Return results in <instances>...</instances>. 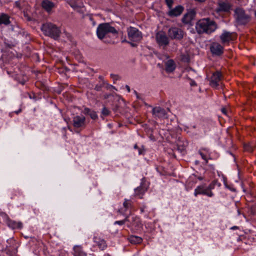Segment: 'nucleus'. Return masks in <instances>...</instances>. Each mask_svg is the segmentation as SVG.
Here are the masks:
<instances>
[{
    "label": "nucleus",
    "mask_w": 256,
    "mask_h": 256,
    "mask_svg": "<svg viewBox=\"0 0 256 256\" xmlns=\"http://www.w3.org/2000/svg\"><path fill=\"white\" fill-rule=\"evenodd\" d=\"M216 22L210 18L200 20L196 24V30L198 34H210L217 28Z\"/></svg>",
    "instance_id": "nucleus-1"
},
{
    "label": "nucleus",
    "mask_w": 256,
    "mask_h": 256,
    "mask_svg": "<svg viewBox=\"0 0 256 256\" xmlns=\"http://www.w3.org/2000/svg\"><path fill=\"white\" fill-rule=\"evenodd\" d=\"M42 30L44 34L54 40L58 39L60 34V30L56 24L50 22H46L42 25Z\"/></svg>",
    "instance_id": "nucleus-2"
},
{
    "label": "nucleus",
    "mask_w": 256,
    "mask_h": 256,
    "mask_svg": "<svg viewBox=\"0 0 256 256\" xmlns=\"http://www.w3.org/2000/svg\"><path fill=\"white\" fill-rule=\"evenodd\" d=\"M108 33L116 34L118 31L114 27L110 26L108 23H102L98 26L96 34L99 39L102 40Z\"/></svg>",
    "instance_id": "nucleus-3"
},
{
    "label": "nucleus",
    "mask_w": 256,
    "mask_h": 256,
    "mask_svg": "<svg viewBox=\"0 0 256 256\" xmlns=\"http://www.w3.org/2000/svg\"><path fill=\"white\" fill-rule=\"evenodd\" d=\"M234 13L236 21L239 24H246L250 20V16L246 14L245 11L242 8H236Z\"/></svg>",
    "instance_id": "nucleus-4"
},
{
    "label": "nucleus",
    "mask_w": 256,
    "mask_h": 256,
    "mask_svg": "<svg viewBox=\"0 0 256 256\" xmlns=\"http://www.w3.org/2000/svg\"><path fill=\"white\" fill-rule=\"evenodd\" d=\"M168 36L172 40H180L184 37V31L177 27L170 28L168 32Z\"/></svg>",
    "instance_id": "nucleus-5"
},
{
    "label": "nucleus",
    "mask_w": 256,
    "mask_h": 256,
    "mask_svg": "<svg viewBox=\"0 0 256 256\" xmlns=\"http://www.w3.org/2000/svg\"><path fill=\"white\" fill-rule=\"evenodd\" d=\"M128 37L133 42H140L142 38V34L137 28L130 27L128 30Z\"/></svg>",
    "instance_id": "nucleus-6"
},
{
    "label": "nucleus",
    "mask_w": 256,
    "mask_h": 256,
    "mask_svg": "<svg viewBox=\"0 0 256 256\" xmlns=\"http://www.w3.org/2000/svg\"><path fill=\"white\" fill-rule=\"evenodd\" d=\"M156 39L160 46L164 49L169 44L168 38L162 32H160L156 34Z\"/></svg>",
    "instance_id": "nucleus-7"
},
{
    "label": "nucleus",
    "mask_w": 256,
    "mask_h": 256,
    "mask_svg": "<svg viewBox=\"0 0 256 256\" xmlns=\"http://www.w3.org/2000/svg\"><path fill=\"white\" fill-rule=\"evenodd\" d=\"M130 224H128V226L132 231L140 230L142 228V224L139 218L134 216L130 221H128Z\"/></svg>",
    "instance_id": "nucleus-8"
},
{
    "label": "nucleus",
    "mask_w": 256,
    "mask_h": 256,
    "mask_svg": "<svg viewBox=\"0 0 256 256\" xmlns=\"http://www.w3.org/2000/svg\"><path fill=\"white\" fill-rule=\"evenodd\" d=\"M72 125L76 128H84L86 127V118L83 116H74L72 119Z\"/></svg>",
    "instance_id": "nucleus-9"
},
{
    "label": "nucleus",
    "mask_w": 256,
    "mask_h": 256,
    "mask_svg": "<svg viewBox=\"0 0 256 256\" xmlns=\"http://www.w3.org/2000/svg\"><path fill=\"white\" fill-rule=\"evenodd\" d=\"M222 75L221 73L218 71L214 72L210 78V86L214 88H217L222 84L220 81Z\"/></svg>",
    "instance_id": "nucleus-10"
},
{
    "label": "nucleus",
    "mask_w": 256,
    "mask_h": 256,
    "mask_svg": "<svg viewBox=\"0 0 256 256\" xmlns=\"http://www.w3.org/2000/svg\"><path fill=\"white\" fill-rule=\"evenodd\" d=\"M152 114L154 118H168L167 112L165 109L160 106L153 108Z\"/></svg>",
    "instance_id": "nucleus-11"
},
{
    "label": "nucleus",
    "mask_w": 256,
    "mask_h": 256,
    "mask_svg": "<svg viewBox=\"0 0 256 256\" xmlns=\"http://www.w3.org/2000/svg\"><path fill=\"white\" fill-rule=\"evenodd\" d=\"M224 47L218 42H212L210 46V50L213 55L220 56L224 53Z\"/></svg>",
    "instance_id": "nucleus-12"
},
{
    "label": "nucleus",
    "mask_w": 256,
    "mask_h": 256,
    "mask_svg": "<svg viewBox=\"0 0 256 256\" xmlns=\"http://www.w3.org/2000/svg\"><path fill=\"white\" fill-rule=\"evenodd\" d=\"M195 16V12L194 10H190L184 15L182 19V22L184 24H189L192 26V22L194 20Z\"/></svg>",
    "instance_id": "nucleus-13"
},
{
    "label": "nucleus",
    "mask_w": 256,
    "mask_h": 256,
    "mask_svg": "<svg viewBox=\"0 0 256 256\" xmlns=\"http://www.w3.org/2000/svg\"><path fill=\"white\" fill-rule=\"evenodd\" d=\"M194 194L196 196L198 194L206 195L209 197H212L214 196L212 192H208L206 186L203 185L198 186L194 190Z\"/></svg>",
    "instance_id": "nucleus-14"
},
{
    "label": "nucleus",
    "mask_w": 256,
    "mask_h": 256,
    "mask_svg": "<svg viewBox=\"0 0 256 256\" xmlns=\"http://www.w3.org/2000/svg\"><path fill=\"white\" fill-rule=\"evenodd\" d=\"M169 11L167 12L168 16L170 17H176L180 16L184 10V8L178 5L172 8H169Z\"/></svg>",
    "instance_id": "nucleus-15"
},
{
    "label": "nucleus",
    "mask_w": 256,
    "mask_h": 256,
    "mask_svg": "<svg viewBox=\"0 0 256 256\" xmlns=\"http://www.w3.org/2000/svg\"><path fill=\"white\" fill-rule=\"evenodd\" d=\"M235 35L232 32L227 31H224L220 36V39L222 43H228L235 38Z\"/></svg>",
    "instance_id": "nucleus-16"
},
{
    "label": "nucleus",
    "mask_w": 256,
    "mask_h": 256,
    "mask_svg": "<svg viewBox=\"0 0 256 256\" xmlns=\"http://www.w3.org/2000/svg\"><path fill=\"white\" fill-rule=\"evenodd\" d=\"M42 6L47 12H50L53 8H55L56 4L49 0H43L42 2Z\"/></svg>",
    "instance_id": "nucleus-17"
},
{
    "label": "nucleus",
    "mask_w": 256,
    "mask_h": 256,
    "mask_svg": "<svg viewBox=\"0 0 256 256\" xmlns=\"http://www.w3.org/2000/svg\"><path fill=\"white\" fill-rule=\"evenodd\" d=\"M165 70L166 72L170 73L173 72L176 69V66L174 61L172 60H169L165 63Z\"/></svg>",
    "instance_id": "nucleus-18"
},
{
    "label": "nucleus",
    "mask_w": 256,
    "mask_h": 256,
    "mask_svg": "<svg viewBox=\"0 0 256 256\" xmlns=\"http://www.w3.org/2000/svg\"><path fill=\"white\" fill-rule=\"evenodd\" d=\"M72 254L74 256H86V253L84 251L80 246H74Z\"/></svg>",
    "instance_id": "nucleus-19"
},
{
    "label": "nucleus",
    "mask_w": 256,
    "mask_h": 256,
    "mask_svg": "<svg viewBox=\"0 0 256 256\" xmlns=\"http://www.w3.org/2000/svg\"><path fill=\"white\" fill-rule=\"evenodd\" d=\"M94 242L102 250L104 249L106 246V241L98 237L94 238Z\"/></svg>",
    "instance_id": "nucleus-20"
},
{
    "label": "nucleus",
    "mask_w": 256,
    "mask_h": 256,
    "mask_svg": "<svg viewBox=\"0 0 256 256\" xmlns=\"http://www.w3.org/2000/svg\"><path fill=\"white\" fill-rule=\"evenodd\" d=\"M82 112L84 114H87L90 116L92 119V120H96L98 118V115L96 112L92 110L91 109L85 108L82 111Z\"/></svg>",
    "instance_id": "nucleus-21"
},
{
    "label": "nucleus",
    "mask_w": 256,
    "mask_h": 256,
    "mask_svg": "<svg viewBox=\"0 0 256 256\" xmlns=\"http://www.w3.org/2000/svg\"><path fill=\"white\" fill-rule=\"evenodd\" d=\"M132 202L128 200H125L123 204V206L124 208V210H122V209H119L118 210V212L122 214H124L126 211L132 206Z\"/></svg>",
    "instance_id": "nucleus-22"
},
{
    "label": "nucleus",
    "mask_w": 256,
    "mask_h": 256,
    "mask_svg": "<svg viewBox=\"0 0 256 256\" xmlns=\"http://www.w3.org/2000/svg\"><path fill=\"white\" fill-rule=\"evenodd\" d=\"M128 240L131 244H140L142 240L140 237L136 236H130L128 238Z\"/></svg>",
    "instance_id": "nucleus-23"
},
{
    "label": "nucleus",
    "mask_w": 256,
    "mask_h": 256,
    "mask_svg": "<svg viewBox=\"0 0 256 256\" xmlns=\"http://www.w3.org/2000/svg\"><path fill=\"white\" fill-rule=\"evenodd\" d=\"M147 190V187L142 184L140 186L138 187L134 190L135 194L136 196H140L143 194Z\"/></svg>",
    "instance_id": "nucleus-24"
},
{
    "label": "nucleus",
    "mask_w": 256,
    "mask_h": 256,
    "mask_svg": "<svg viewBox=\"0 0 256 256\" xmlns=\"http://www.w3.org/2000/svg\"><path fill=\"white\" fill-rule=\"evenodd\" d=\"M230 6L226 2H221L218 4V12H228L230 10Z\"/></svg>",
    "instance_id": "nucleus-25"
},
{
    "label": "nucleus",
    "mask_w": 256,
    "mask_h": 256,
    "mask_svg": "<svg viewBox=\"0 0 256 256\" xmlns=\"http://www.w3.org/2000/svg\"><path fill=\"white\" fill-rule=\"evenodd\" d=\"M10 23L9 17L8 15L2 14H0V24L8 25Z\"/></svg>",
    "instance_id": "nucleus-26"
},
{
    "label": "nucleus",
    "mask_w": 256,
    "mask_h": 256,
    "mask_svg": "<svg viewBox=\"0 0 256 256\" xmlns=\"http://www.w3.org/2000/svg\"><path fill=\"white\" fill-rule=\"evenodd\" d=\"M186 146V142H183L181 141H178L177 144V149L179 152H180L184 154Z\"/></svg>",
    "instance_id": "nucleus-27"
},
{
    "label": "nucleus",
    "mask_w": 256,
    "mask_h": 256,
    "mask_svg": "<svg viewBox=\"0 0 256 256\" xmlns=\"http://www.w3.org/2000/svg\"><path fill=\"white\" fill-rule=\"evenodd\" d=\"M99 78L102 80V82H100V84H98L94 88V90L96 91H100L102 89V88L104 86V85L106 84V82L103 80V78L102 76H100Z\"/></svg>",
    "instance_id": "nucleus-28"
},
{
    "label": "nucleus",
    "mask_w": 256,
    "mask_h": 256,
    "mask_svg": "<svg viewBox=\"0 0 256 256\" xmlns=\"http://www.w3.org/2000/svg\"><path fill=\"white\" fill-rule=\"evenodd\" d=\"M254 144H248L244 145V150L249 152H252L254 149Z\"/></svg>",
    "instance_id": "nucleus-29"
},
{
    "label": "nucleus",
    "mask_w": 256,
    "mask_h": 256,
    "mask_svg": "<svg viewBox=\"0 0 256 256\" xmlns=\"http://www.w3.org/2000/svg\"><path fill=\"white\" fill-rule=\"evenodd\" d=\"M130 221V218L128 216H126V218L122 220L116 221L114 224H118L120 225H122L125 224L126 222Z\"/></svg>",
    "instance_id": "nucleus-30"
},
{
    "label": "nucleus",
    "mask_w": 256,
    "mask_h": 256,
    "mask_svg": "<svg viewBox=\"0 0 256 256\" xmlns=\"http://www.w3.org/2000/svg\"><path fill=\"white\" fill-rule=\"evenodd\" d=\"M110 110L104 107L102 108V114L104 116H107L110 114Z\"/></svg>",
    "instance_id": "nucleus-31"
},
{
    "label": "nucleus",
    "mask_w": 256,
    "mask_h": 256,
    "mask_svg": "<svg viewBox=\"0 0 256 256\" xmlns=\"http://www.w3.org/2000/svg\"><path fill=\"white\" fill-rule=\"evenodd\" d=\"M165 2L168 8H171L172 7L174 0H165Z\"/></svg>",
    "instance_id": "nucleus-32"
},
{
    "label": "nucleus",
    "mask_w": 256,
    "mask_h": 256,
    "mask_svg": "<svg viewBox=\"0 0 256 256\" xmlns=\"http://www.w3.org/2000/svg\"><path fill=\"white\" fill-rule=\"evenodd\" d=\"M214 182H212L208 186L206 187L208 192H212V190L214 188Z\"/></svg>",
    "instance_id": "nucleus-33"
},
{
    "label": "nucleus",
    "mask_w": 256,
    "mask_h": 256,
    "mask_svg": "<svg viewBox=\"0 0 256 256\" xmlns=\"http://www.w3.org/2000/svg\"><path fill=\"white\" fill-rule=\"evenodd\" d=\"M22 227V224L21 222L14 223L13 228H21Z\"/></svg>",
    "instance_id": "nucleus-34"
},
{
    "label": "nucleus",
    "mask_w": 256,
    "mask_h": 256,
    "mask_svg": "<svg viewBox=\"0 0 256 256\" xmlns=\"http://www.w3.org/2000/svg\"><path fill=\"white\" fill-rule=\"evenodd\" d=\"M198 152H199L200 154V155L202 158L203 160H206V162L207 163L208 162V160L206 159V156L202 152L200 151Z\"/></svg>",
    "instance_id": "nucleus-35"
},
{
    "label": "nucleus",
    "mask_w": 256,
    "mask_h": 256,
    "mask_svg": "<svg viewBox=\"0 0 256 256\" xmlns=\"http://www.w3.org/2000/svg\"><path fill=\"white\" fill-rule=\"evenodd\" d=\"M4 44L6 46L10 48H12L15 46V44H13V43L8 44L6 42H4Z\"/></svg>",
    "instance_id": "nucleus-36"
},
{
    "label": "nucleus",
    "mask_w": 256,
    "mask_h": 256,
    "mask_svg": "<svg viewBox=\"0 0 256 256\" xmlns=\"http://www.w3.org/2000/svg\"><path fill=\"white\" fill-rule=\"evenodd\" d=\"M146 208V206L143 205L140 208V210L142 212H144V209Z\"/></svg>",
    "instance_id": "nucleus-37"
},
{
    "label": "nucleus",
    "mask_w": 256,
    "mask_h": 256,
    "mask_svg": "<svg viewBox=\"0 0 256 256\" xmlns=\"http://www.w3.org/2000/svg\"><path fill=\"white\" fill-rule=\"evenodd\" d=\"M105 84H106V87L107 88H114V86H112V85H110V84H106V82Z\"/></svg>",
    "instance_id": "nucleus-38"
},
{
    "label": "nucleus",
    "mask_w": 256,
    "mask_h": 256,
    "mask_svg": "<svg viewBox=\"0 0 256 256\" xmlns=\"http://www.w3.org/2000/svg\"><path fill=\"white\" fill-rule=\"evenodd\" d=\"M222 112L224 114H226V108H222Z\"/></svg>",
    "instance_id": "nucleus-39"
},
{
    "label": "nucleus",
    "mask_w": 256,
    "mask_h": 256,
    "mask_svg": "<svg viewBox=\"0 0 256 256\" xmlns=\"http://www.w3.org/2000/svg\"><path fill=\"white\" fill-rule=\"evenodd\" d=\"M190 85L192 86H196V83L194 81V80H192L190 82Z\"/></svg>",
    "instance_id": "nucleus-40"
},
{
    "label": "nucleus",
    "mask_w": 256,
    "mask_h": 256,
    "mask_svg": "<svg viewBox=\"0 0 256 256\" xmlns=\"http://www.w3.org/2000/svg\"><path fill=\"white\" fill-rule=\"evenodd\" d=\"M114 76H117V77H118V75H116V74H110V77L112 78H114Z\"/></svg>",
    "instance_id": "nucleus-41"
},
{
    "label": "nucleus",
    "mask_w": 256,
    "mask_h": 256,
    "mask_svg": "<svg viewBox=\"0 0 256 256\" xmlns=\"http://www.w3.org/2000/svg\"><path fill=\"white\" fill-rule=\"evenodd\" d=\"M126 90H127L128 91V92H130V86H128V85H126Z\"/></svg>",
    "instance_id": "nucleus-42"
},
{
    "label": "nucleus",
    "mask_w": 256,
    "mask_h": 256,
    "mask_svg": "<svg viewBox=\"0 0 256 256\" xmlns=\"http://www.w3.org/2000/svg\"><path fill=\"white\" fill-rule=\"evenodd\" d=\"M194 0L196 1V2H204L206 0Z\"/></svg>",
    "instance_id": "nucleus-43"
},
{
    "label": "nucleus",
    "mask_w": 256,
    "mask_h": 256,
    "mask_svg": "<svg viewBox=\"0 0 256 256\" xmlns=\"http://www.w3.org/2000/svg\"><path fill=\"white\" fill-rule=\"evenodd\" d=\"M134 93L136 94V96L137 98H140V96H138V92H137L136 90H134Z\"/></svg>",
    "instance_id": "nucleus-44"
},
{
    "label": "nucleus",
    "mask_w": 256,
    "mask_h": 256,
    "mask_svg": "<svg viewBox=\"0 0 256 256\" xmlns=\"http://www.w3.org/2000/svg\"><path fill=\"white\" fill-rule=\"evenodd\" d=\"M22 110L21 109H19L18 111H16L15 112L16 114H18L19 112H21Z\"/></svg>",
    "instance_id": "nucleus-45"
},
{
    "label": "nucleus",
    "mask_w": 256,
    "mask_h": 256,
    "mask_svg": "<svg viewBox=\"0 0 256 256\" xmlns=\"http://www.w3.org/2000/svg\"><path fill=\"white\" fill-rule=\"evenodd\" d=\"M142 150L140 149V150H138V154H142Z\"/></svg>",
    "instance_id": "nucleus-46"
},
{
    "label": "nucleus",
    "mask_w": 256,
    "mask_h": 256,
    "mask_svg": "<svg viewBox=\"0 0 256 256\" xmlns=\"http://www.w3.org/2000/svg\"><path fill=\"white\" fill-rule=\"evenodd\" d=\"M16 6H19V4H20L19 2H16Z\"/></svg>",
    "instance_id": "nucleus-47"
},
{
    "label": "nucleus",
    "mask_w": 256,
    "mask_h": 256,
    "mask_svg": "<svg viewBox=\"0 0 256 256\" xmlns=\"http://www.w3.org/2000/svg\"><path fill=\"white\" fill-rule=\"evenodd\" d=\"M120 77H117V76H114V80H117L118 79H119Z\"/></svg>",
    "instance_id": "nucleus-48"
},
{
    "label": "nucleus",
    "mask_w": 256,
    "mask_h": 256,
    "mask_svg": "<svg viewBox=\"0 0 256 256\" xmlns=\"http://www.w3.org/2000/svg\"><path fill=\"white\" fill-rule=\"evenodd\" d=\"M134 148H138V146H137V144H135L134 146Z\"/></svg>",
    "instance_id": "nucleus-49"
},
{
    "label": "nucleus",
    "mask_w": 256,
    "mask_h": 256,
    "mask_svg": "<svg viewBox=\"0 0 256 256\" xmlns=\"http://www.w3.org/2000/svg\"><path fill=\"white\" fill-rule=\"evenodd\" d=\"M131 45L132 46H136V44H133V43H131Z\"/></svg>",
    "instance_id": "nucleus-50"
},
{
    "label": "nucleus",
    "mask_w": 256,
    "mask_h": 256,
    "mask_svg": "<svg viewBox=\"0 0 256 256\" xmlns=\"http://www.w3.org/2000/svg\"><path fill=\"white\" fill-rule=\"evenodd\" d=\"M198 179L200 180H202V178H201V177H200V178H198Z\"/></svg>",
    "instance_id": "nucleus-51"
},
{
    "label": "nucleus",
    "mask_w": 256,
    "mask_h": 256,
    "mask_svg": "<svg viewBox=\"0 0 256 256\" xmlns=\"http://www.w3.org/2000/svg\"><path fill=\"white\" fill-rule=\"evenodd\" d=\"M255 15H256V12H255Z\"/></svg>",
    "instance_id": "nucleus-52"
}]
</instances>
